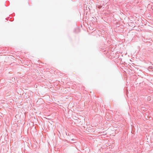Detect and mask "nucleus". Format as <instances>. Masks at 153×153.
Listing matches in <instances>:
<instances>
[{"mask_svg": "<svg viewBox=\"0 0 153 153\" xmlns=\"http://www.w3.org/2000/svg\"><path fill=\"white\" fill-rule=\"evenodd\" d=\"M148 70L149 71H153V67L152 66H150L148 68Z\"/></svg>", "mask_w": 153, "mask_h": 153, "instance_id": "f257e3e1", "label": "nucleus"}]
</instances>
